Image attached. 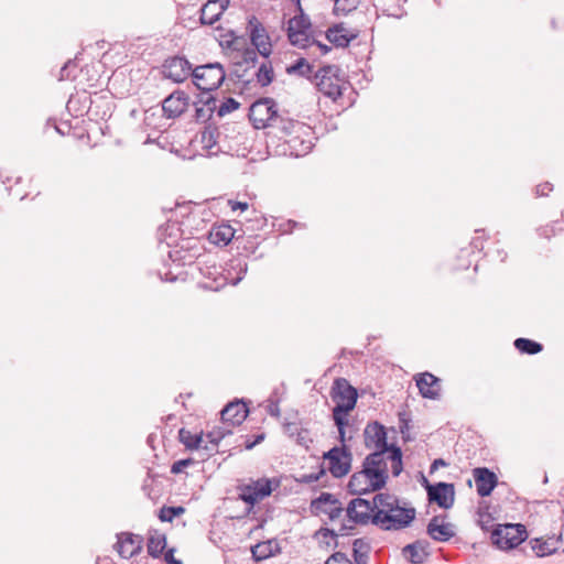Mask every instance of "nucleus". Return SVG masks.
<instances>
[{
	"label": "nucleus",
	"mask_w": 564,
	"mask_h": 564,
	"mask_svg": "<svg viewBox=\"0 0 564 564\" xmlns=\"http://www.w3.org/2000/svg\"><path fill=\"white\" fill-rule=\"evenodd\" d=\"M293 441L304 447L305 449L310 448V445L313 443V438L311 436V432L306 427H302V430L295 435Z\"/></svg>",
	"instance_id": "nucleus-41"
},
{
	"label": "nucleus",
	"mask_w": 564,
	"mask_h": 564,
	"mask_svg": "<svg viewBox=\"0 0 564 564\" xmlns=\"http://www.w3.org/2000/svg\"><path fill=\"white\" fill-rule=\"evenodd\" d=\"M311 45H316L321 50V53L323 55L327 54L330 51L329 46H327L326 44H323V43H321V42H318L316 40H315L314 43H311Z\"/></svg>",
	"instance_id": "nucleus-54"
},
{
	"label": "nucleus",
	"mask_w": 564,
	"mask_h": 564,
	"mask_svg": "<svg viewBox=\"0 0 564 564\" xmlns=\"http://www.w3.org/2000/svg\"><path fill=\"white\" fill-rule=\"evenodd\" d=\"M165 561L169 564H183L181 560H177V558L174 557V551L173 550H169L165 553Z\"/></svg>",
	"instance_id": "nucleus-52"
},
{
	"label": "nucleus",
	"mask_w": 564,
	"mask_h": 564,
	"mask_svg": "<svg viewBox=\"0 0 564 564\" xmlns=\"http://www.w3.org/2000/svg\"><path fill=\"white\" fill-rule=\"evenodd\" d=\"M494 519L487 512H479L478 524L484 531H489L494 528Z\"/></svg>",
	"instance_id": "nucleus-45"
},
{
	"label": "nucleus",
	"mask_w": 564,
	"mask_h": 564,
	"mask_svg": "<svg viewBox=\"0 0 564 564\" xmlns=\"http://www.w3.org/2000/svg\"><path fill=\"white\" fill-rule=\"evenodd\" d=\"M376 505L375 498L372 501L364 498L352 499L346 508L347 522L340 525V534H348V531L354 529L352 524L372 523L373 513L377 511Z\"/></svg>",
	"instance_id": "nucleus-4"
},
{
	"label": "nucleus",
	"mask_w": 564,
	"mask_h": 564,
	"mask_svg": "<svg viewBox=\"0 0 564 564\" xmlns=\"http://www.w3.org/2000/svg\"><path fill=\"white\" fill-rule=\"evenodd\" d=\"M531 549L535 553L536 556L543 557L549 556L557 552V540L549 539H532L530 541Z\"/></svg>",
	"instance_id": "nucleus-29"
},
{
	"label": "nucleus",
	"mask_w": 564,
	"mask_h": 564,
	"mask_svg": "<svg viewBox=\"0 0 564 564\" xmlns=\"http://www.w3.org/2000/svg\"><path fill=\"white\" fill-rule=\"evenodd\" d=\"M221 421L232 426L240 425L248 415V408L245 402L236 401L227 404L221 411Z\"/></svg>",
	"instance_id": "nucleus-23"
},
{
	"label": "nucleus",
	"mask_w": 564,
	"mask_h": 564,
	"mask_svg": "<svg viewBox=\"0 0 564 564\" xmlns=\"http://www.w3.org/2000/svg\"><path fill=\"white\" fill-rule=\"evenodd\" d=\"M527 538V529L520 523L498 524L491 531V542L500 550L514 549L525 541Z\"/></svg>",
	"instance_id": "nucleus-8"
},
{
	"label": "nucleus",
	"mask_w": 564,
	"mask_h": 564,
	"mask_svg": "<svg viewBox=\"0 0 564 564\" xmlns=\"http://www.w3.org/2000/svg\"><path fill=\"white\" fill-rule=\"evenodd\" d=\"M257 82L261 87L269 86L274 78L273 67L270 63H262L254 73Z\"/></svg>",
	"instance_id": "nucleus-34"
},
{
	"label": "nucleus",
	"mask_w": 564,
	"mask_h": 564,
	"mask_svg": "<svg viewBox=\"0 0 564 564\" xmlns=\"http://www.w3.org/2000/svg\"><path fill=\"white\" fill-rule=\"evenodd\" d=\"M333 419H334L335 425L337 426V430H338V440L343 446V445H345V442H346L345 427L348 424V419H347V416H344V415H333Z\"/></svg>",
	"instance_id": "nucleus-40"
},
{
	"label": "nucleus",
	"mask_w": 564,
	"mask_h": 564,
	"mask_svg": "<svg viewBox=\"0 0 564 564\" xmlns=\"http://www.w3.org/2000/svg\"><path fill=\"white\" fill-rule=\"evenodd\" d=\"M202 142L205 149L212 150L216 144L213 131H205L202 135Z\"/></svg>",
	"instance_id": "nucleus-48"
},
{
	"label": "nucleus",
	"mask_w": 564,
	"mask_h": 564,
	"mask_svg": "<svg viewBox=\"0 0 564 564\" xmlns=\"http://www.w3.org/2000/svg\"><path fill=\"white\" fill-rule=\"evenodd\" d=\"M427 496L431 502L437 503L441 508L448 509L454 503V485L438 482L427 488Z\"/></svg>",
	"instance_id": "nucleus-18"
},
{
	"label": "nucleus",
	"mask_w": 564,
	"mask_h": 564,
	"mask_svg": "<svg viewBox=\"0 0 564 564\" xmlns=\"http://www.w3.org/2000/svg\"><path fill=\"white\" fill-rule=\"evenodd\" d=\"M162 67L164 77L175 83L184 82L193 72L191 63L185 57L181 56H173L165 59Z\"/></svg>",
	"instance_id": "nucleus-15"
},
{
	"label": "nucleus",
	"mask_w": 564,
	"mask_h": 564,
	"mask_svg": "<svg viewBox=\"0 0 564 564\" xmlns=\"http://www.w3.org/2000/svg\"><path fill=\"white\" fill-rule=\"evenodd\" d=\"M264 438V434L257 435L252 441V444H245L246 449H252L257 444L261 443Z\"/></svg>",
	"instance_id": "nucleus-53"
},
{
	"label": "nucleus",
	"mask_w": 564,
	"mask_h": 564,
	"mask_svg": "<svg viewBox=\"0 0 564 564\" xmlns=\"http://www.w3.org/2000/svg\"><path fill=\"white\" fill-rule=\"evenodd\" d=\"M416 387L423 398L435 400L440 397L441 380L430 372L421 373L416 378Z\"/></svg>",
	"instance_id": "nucleus-22"
},
{
	"label": "nucleus",
	"mask_w": 564,
	"mask_h": 564,
	"mask_svg": "<svg viewBox=\"0 0 564 564\" xmlns=\"http://www.w3.org/2000/svg\"><path fill=\"white\" fill-rule=\"evenodd\" d=\"M563 552H564V549H563Z\"/></svg>",
	"instance_id": "nucleus-59"
},
{
	"label": "nucleus",
	"mask_w": 564,
	"mask_h": 564,
	"mask_svg": "<svg viewBox=\"0 0 564 564\" xmlns=\"http://www.w3.org/2000/svg\"><path fill=\"white\" fill-rule=\"evenodd\" d=\"M360 0H335L334 13L339 15H347L358 8Z\"/></svg>",
	"instance_id": "nucleus-36"
},
{
	"label": "nucleus",
	"mask_w": 564,
	"mask_h": 564,
	"mask_svg": "<svg viewBox=\"0 0 564 564\" xmlns=\"http://www.w3.org/2000/svg\"><path fill=\"white\" fill-rule=\"evenodd\" d=\"M118 541L115 549L122 558H131L142 550V538L132 533L122 532L117 534Z\"/></svg>",
	"instance_id": "nucleus-17"
},
{
	"label": "nucleus",
	"mask_w": 564,
	"mask_h": 564,
	"mask_svg": "<svg viewBox=\"0 0 564 564\" xmlns=\"http://www.w3.org/2000/svg\"><path fill=\"white\" fill-rule=\"evenodd\" d=\"M384 451L368 454L361 465V470L351 475L348 489L354 495H364L382 489L389 479L390 459Z\"/></svg>",
	"instance_id": "nucleus-1"
},
{
	"label": "nucleus",
	"mask_w": 564,
	"mask_h": 564,
	"mask_svg": "<svg viewBox=\"0 0 564 564\" xmlns=\"http://www.w3.org/2000/svg\"><path fill=\"white\" fill-rule=\"evenodd\" d=\"M229 206L231 207V210H237V209H240V210H247L249 205L248 203L246 202H237V200H229L228 202Z\"/></svg>",
	"instance_id": "nucleus-51"
},
{
	"label": "nucleus",
	"mask_w": 564,
	"mask_h": 564,
	"mask_svg": "<svg viewBox=\"0 0 564 564\" xmlns=\"http://www.w3.org/2000/svg\"><path fill=\"white\" fill-rule=\"evenodd\" d=\"M427 534L435 541L446 542L455 535L453 524L440 523L438 517H433L426 528Z\"/></svg>",
	"instance_id": "nucleus-24"
},
{
	"label": "nucleus",
	"mask_w": 564,
	"mask_h": 564,
	"mask_svg": "<svg viewBox=\"0 0 564 564\" xmlns=\"http://www.w3.org/2000/svg\"><path fill=\"white\" fill-rule=\"evenodd\" d=\"M553 191V185L549 182L541 183L535 187L536 197H545Z\"/></svg>",
	"instance_id": "nucleus-47"
},
{
	"label": "nucleus",
	"mask_w": 564,
	"mask_h": 564,
	"mask_svg": "<svg viewBox=\"0 0 564 564\" xmlns=\"http://www.w3.org/2000/svg\"><path fill=\"white\" fill-rule=\"evenodd\" d=\"M278 118L276 105L271 98L259 99L249 108V119L257 129L273 126Z\"/></svg>",
	"instance_id": "nucleus-10"
},
{
	"label": "nucleus",
	"mask_w": 564,
	"mask_h": 564,
	"mask_svg": "<svg viewBox=\"0 0 564 564\" xmlns=\"http://www.w3.org/2000/svg\"><path fill=\"white\" fill-rule=\"evenodd\" d=\"M235 237V229L228 224L214 225L208 234V239L217 246H227Z\"/></svg>",
	"instance_id": "nucleus-25"
},
{
	"label": "nucleus",
	"mask_w": 564,
	"mask_h": 564,
	"mask_svg": "<svg viewBox=\"0 0 564 564\" xmlns=\"http://www.w3.org/2000/svg\"><path fill=\"white\" fill-rule=\"evenodd\" d=\"M199 102L203 104L202 107H196V119L199 121H207L214 110L216 109L217 100L212 95L202 96Z\"/></svg>",
	"instance_id": "nucleus-31"
},
{
	"label": "nucleus",
	"mask_w": 564,
	"mask_h": 564,
	"mask_svg": "<svg viewBox=\"0 0 564 564\" xmlns=\"http://www.w3.org/2000/svg\"><path fill=\"white\" fill-rule=\"evenodd\" d=\"M364 444L366 448L384 451L390 459L391 473L398 477L403 470L402 451L399 446L388 443L387 430L378 421L369 422L364 430Z\"/></svg>",
	"instance_id": "nucleus-3"
},
{
	"label": "nucleus",
	"mask_w": 564,
	"mask_h": 564,
	"mask_svg": "<svg viewBox=\"0 0 564 564\" xmlns=\"http://www.w3.org/2000/svg\"><path fill=\"white\" fill-rule=\"evenodd\" d=\"M230 0H208L200 9V23L213 25L223 15Z\"/></svg>",
	"instance_id": "nucleus-21"
},
{
	"label": "nucleus",
	"mask_w": 564,
	"mask_h": 564,
	"mask_svg": "<svg viewBox=\"0 0 564 564\" xmlns=\"http://www.w3.org/2000/svg\"><path fill=\"white\" fill-rule=\"evenodd\" d=\"M324 475H325V469L321 468V470L318 473H312L308 475H304L303 481L307 482V484L315 482V481L319 480V478Z\"/></svg>",
	"instance_id": "nucleus-50"
},
{
	"label": "nucleus",
	"mask_w": 564,
	"mask_h": 564,
	"mask_svg": "<svg viewBox=\"0 0 564 564\" xmlns=\"http://www.w3.org/2000/svg\"><path fill=\"white\" fill-rule=\"evenodd\" d=\"M323 458L328 462V470L336 478L346 476L350 470L352 454L346 445L334 446L324 453Z\"/></svg>",
	"instance_id": "nucleus-11"
},
{
	"label": "nucleus",
	"mask_w": 564,
	"mask_h": 564,
	"mask_svg": "<svg viewBox=\"0 0 564 564\" xmlns=\"http://www.w3.org/2000/svg\"><path fill=\"white\" fill-rule=\"evenodd\" d=\"M258 61V53L254 52V51H247V52H243L242 54V62L245 64H251L252 66H254V64L257 63Z\"/></svg>",
	"instance_id": "nucleus-49"
},
{
	"label": "nucleus",
	"mask_w": 564,
	"mask_h": 564,
	"mask_svg": "<svg viewBox=\"0 0 564 564\" xmlns=\"http://www.w3.org/2000/svg\"><path fill=\"white\" fill-rule=\"evenodd\" d=\"M330 395L336 405L333 409V415L347 416L355 408L358 393L357 390L345 378L335 379Z\"/></svg>",
	"instance_id": "nucleus-6"
},
{
	"label": "nucleus",
	"mask_w": 564,
	"mask_h": 564,
	"mask_svg": "<svg viewBox=\"0 0 564 564\" xmlns=\"http://www.w3.org/2000/svg\"><path fill=\"white\" fill-rule=\"evenodd\" d=\"M247 29L250 34L251 44L257 48L258 53L263 57H269L272 53V44L263 24L257 17L252 15L248 20Z\"/></svg>",
	"instance_id": "nucleus-13"
},
{
	"label": "nucleus",
	"mask_w": 564,
	"mask_h": 564,
	"mask_svg": "<svg viewBox=\"0 0 564 564\" xmlns=\"http://www.w3.org/2000/svg\"><path fill=\"white\" fill-rule=\"evenodd\" d=\"M231 431L230 430H217V431H212L209 432L206 437L208 438L209 443L212 444V447H209V451H207V456L210 455V452L215 451L218 443L220 442L221 438H224L227 434H230Z\"/></svg>",
	"instance_id": "nucleus-38"
},
{
	"label": "nucleus",
	"mask_w": 564,
	"mask_h": 564,
	"mask_svg": "<svg viewBox=\"0 0 564 564\" xmlns=\"http://www.w3.org/2000/svg\"><path fill=\"white\" fill-rule=\"evenodd\" d=\"M279 551V545L273 540L260 542L251 547L252 557L256 562H260L274 556Z\"/></svg>",
	"instance_id": "nucleus-27"
},
{
	"label": "nucleus",
	"mask_w": 564,
	"mask_h": 564,
	"mask_svg": "<svg viewBox=\"0 0 564 564\" xmlns=\"http://www.w3.org/2000/svg\"><path fill=\"white\" fill-rule=\"evenodd\" d=\"M514 347L522 354L535 355L542 351L543 346L529 338H517L514 340Z\"/></svg>",
	"instance_id": "nucleus-33"
},
{
	"label": "nucleus",
	"mask_w": 564,
	"mask_h": 564,
	"mask_svg": "<svg viewBox=\"0 0 564 564\" xmlns=\"http://www.w3.org/2000/svg\"><path fill=\"white\" fill-rule=\"evenodd\" d=\"M194 464V459L192 458H185L180 459L173 463L171 466V473L172 474H180L184 470V468L192 466Z\"/></svg>",
	"instance_id": "nucleus-44"
},
{
	"label": "nucleus",
	"mask_w": 564,
	"mask_h": 564,
	"mask_svg": "<svg viewBox=\"0 0 564 564\" xmlns=\"http://www.w3.org/2000/svg\"><path fill=\"white\" fill-rule=\"evenodd\" d=\"M371 546L365 539H356L352 542V553L356 564H367Z\"/></svg>",
	"instance_id": "nucleus-32"
},
{
	"label": "nucleus",
	"mask_w": 564,
	"mask_h": 564,
	"mask_svg": "<svg viewBox=\"0 0 564 564\" xmlns=\"http://www.w3.org/2000/svg\"><path fill=\"white\" fill-rule=\"evenodd\" d=\"M302 427L303 425L300 422H285L283 424L284 433L292 440L302 430Z\"/></svg>",
	"instance_id": "nucleus-43"
},
{
	"label": "nucleus",
	"mask_w": 564,
	"mask_h": 564,
	"mask_svg": "<svg viewBox=\"0 0 564 564\" xmlns=\"http://www.w3.org/2000/svg\"><path fill=\"white\" fill-rule=\"evenodd\" d=\"M286 32L290 43L300 48H306L315 42L311 19L304 13L303 8H300V12L289 20Z\"/></svg>",
	"instance_id": "nucleus-5"
},
{
	"label": "nucleus",
	"mask_w": 564,
	"mask_h": 564,
	"mask_svg": "<svg viewBox=\"0 0 564 564\" xmlns=\"http://www.w3.org/2000/svg\"><path fill=\"white\" fill-rule=\"evenodd\" d=\"M377 511L372 517V524L384 531H398L408 528L415 519V509L402 507L399 499L390 494L375 496Z\"/></svg>",
	"instance_id": "nucleus-2"
},
{
	"label": "nucleus",
	"mask_w": 564,
	"mask_h": 564,
	"mask_svg": "<svg viewBox=\"0 0 564 564\" xmlns=\"http://www.w3.org/2000/svg\"><path fill=\"white\" fill-rule=\"evenodd\" d=\"M473 477L476 491L480 497H488L498 485L497 475L487 467L474 468Z\"/></svg>",
	"instance_id": "nucleus-16"
},
{
	"label": "nucleus",
	"mask_w": 564,
	"mask_h": 564,
	"mask_svg": "<svg viewBox=\"0 0 564 564\" xmlns=\"http://www.w3.org/2000/svg\"><path fill=\"white\" fill-rule=\"evenodd\" d=\"M238 72H239V69L237 68V69L235 70V74H236V76H237L238 80H239V82H242V83H243V84H246V85H247V84H249V83H250V80H249V79H245V76H246V74H245V73H246V69L243 70V73H242V74H239Z\"/></svg>",
	"instance_id": "nucleus-56"
},
{
	"label": "nucleus",
	"mask_w": 564,
	"mask_h": 564,
	"mask_svg": "<svg viewBox=\"0 0 564 564\" xmlns=\"http://www.w3.org/2000/svg\"><path fill=\"white\" fill-rule=\"evenodd\" d=\"M195 86L204 91L203 96L217 89L226 77L225 69L219 63H210L197 66L192 72Z\"/></svg>",
	"instance_id": "nucleus-7"
},
{
	"label": "nucleus",
	"mask_w": 564,
	"mask_h": 564,
	"mask_svg": "<svg viewBox=\"0 0 564 564\" xmlns=\"http://www.w3.org/2000/svg\"><path fill=\"white\" fill-rule=\"evenodd\" d=\"M67 68V65H65L61 70V79H64V72Z\"/></svg>",
	"instance_id": "nucleus-58"
},
{
	"label": "nucleus",
	"mask_w": 564,
	"mask_h": 564,
	"mask_svg": "<svg viewBox=\"0 0 564 564\" xmlns=\"http://www.w3.org/2000/svg\"><path fill=\"white\" fill-rule=\"evenodd\" d=\"M185 512L184 507H162L160 510L159 518L163 522H171L175 517H178Z\"/></svg>",
	"instance_id": "nucleus-37"
},
{
	"label": "nucleus",
	"mask_w": 564,
	"mask_h": 564,
	"mask_svg": "<svg viewBox=\"0 0 564 564\" xmlns=\"http://www.w3.org/2000/svg\"><path fill=\"white\" fill-rule=\"evenodd\" d=\"M188 106V96L181 90L174 91L162 102V109L167 118L180 117Z\"/></svg>",
	"instance_id": "nucleus-19"
},
{
	"label": "nucleus",
	"mask_w": 564,
	"mask_h": 564,
	"mask_svg": "<svg viewBox=\"0 0 564 564\" xmlns=\"http://www.w3.org/2000/svg\"><path fill=\"white\" fill-rule=\"evenodd\" d=\"M326 564H352V562L345 553L336 552L326 560Z\"/></svg>",
	"instance_id": "nucleus-46"
},
{
	"label": "nucleus",
	"mask_w": 564,
	"mask_h": 564,
	"mask_svg": "<svg viewBox=\"0 0 564 564\" xmlns=\"http://www.w3.org/2000/svg\"><path fill=\"white\" fill-rule=\"evenodd\" d=\"M357 35L355 30L348 29L343 22L334 24L326 31V39L337 47H347Z\"/></svg>",
	"instance_id": "nucleus-20"
},
{
	"label": "nucleus",
	"mask_w": 564,
	"mask_h": 564,
	"mask_svg": "<svg viewBox=\"0 0 564 564\" xmlns=\"http://www.w3.org/2000/svg\"><path fill=\"white\" fill-rule=\"evenodd\" d=\"M166 546V536L164 533L159 532L158 530H153L150 532V536L148 539V553L152 557H159Z\"/></svg>",
	"instance_id": "nucleus-30"
},
{
	"label": "nucleus",
	"mask_w": 564,
	"mask_h": 564,
	"mask_svg": "<svg viewBox=\"0 0 564 564\" xmlns=\"http://www.w3.org/2000/svg\"><path fill=\"white\" fill-rule=\"evenodd\" d=\"M239 106L240 104L236 99L229 97L225 101H223L221 105L218 107L217 115L218 117H224L230 113L231 111L238 109Z\"/></svg>",
	"instance_id": "nucleus-39"
},
{
	"label": "nucleus",
	"mask_w": 564,
	"mask_h": 564,
	"mask_svg": "<svg viewBox=\"0 0 564 564\" xmlns=\"http://www.w3.org/2000/svg\"><path fill=\"white\" fill-rule=\"evenodd\" d=\"M403 555L412 564H422L425 562L429 553L425 551L421 541H415L402 549Z\"/></svg>",
	"instance_id": "nucleus-28"
},
{
	"label": "nucleus",
	"mask_w": 564,
	"mask_h": 564,
	"mask_svg": "<svg viewBox=\"0 0 564 564\" xmlns=\"http://www.w3.org/2000/svg\"><path fill=\"white\" fill-rule=\"evenodd\" d=\"M288 74H296L301 77L311 78L313 67L305 58H299L293 65L286 68Z\"/></svg>",
	"instance_id": "nucleus-35"
},
{
	"label": "nucleus",
	"mask_w": 564,
	"mask_h": 564,
	"mask_svg": "<svg viewBox=\"0 0 564 564\" xmlns=\"http://www.w3.org/2000/svg\"><path fill=\"white\" fill-rule=\"evenodd\" d=\"M178 440L187 449L209 451V446L203 438V434H193L191 431L182 427L178 431Z\"/></svg>",
	"instance_id": "nucleus-26"
},
{
	"label": "nucleus",
	"mask_w": 564,
	"mask_h": 564,
	"mask_svg": "<svg viewBox=\"0 0 564 564\" xmlns=\"http://www.w3.org/2000/svg\"><path fill=\"white\" fill-rule=\"evenodd\" d=\"M440 466H447V463L442 458L435 459L431 465V471L437 469Z\"/></svg>",
	"instance_id": "nucleus-55"
},
{
	"label": "nucleus",
	"mask_w": 564,
	"mask_h": 564,
	"mask_svg": "<svg viewBox=\"0 0 564 564\" xmlns=\"http://www.w3.org/2000/svg\"><path fill=\"white\" fill-rule=\"evenodd\" d=\"M338 70L336 66H325L318 69L313 76L318 91L334 101L341 96L346 84L338 77Z\"/></svg>",
	"instance_id": "nucleus-9"
},
{
	"label": "nucleus",
	"mask_w": 564,
	"mask_h": 564,
	"mask_svg": "<svg viewBox=\"0 0 564 564\" xmlns=\"http://www.w3.org/2000/svg\"><path fill=\"white\" fill-rule=\"evenodd\" d=\"M291 1L296 4L297 12H300V8H302L301 0H291Z\"/></svg>",
	"instance_id": "nucleus-57"
},
{
	"label": "nucleus",
	"mask_w": 564,
	"mask_h": 564,
	"mask_svg": "<svg viewBox=\"0 0 564 564\" xmlns=\"http://www.w3.org/2000/svg\"><path fill=\"white\" fill-rule=\"evenodd\" d=\"M339 533H336L334 530L328 528H321L315 532V538L321 542H325L326 545H329L328 539L334 540L338 536Z\"/></svg>",
	"instance_id": "nucleus-42"
},
{
	"label": "nucleus",
	"mask_w": 564,
	"mask_h": 564,
	"mask_svg": "<svg viewBox=\"0 0 564 564\" xmlns=\"http://www.w3.org/2000/svg\"><path fill=\"white\" fill-rule=\"evenodd\" d=\"M311 512L315 516L325 514L329 521L339 519L344 512L341 502L330 492H322L310 505Z\"/></svg>",
	"instance_id": "nucleus-12"
},
{
	"label": "nucleus",
	"mask_w": 564,
	"mask_h": 564,
	"mask_svg": "<svg viewBox=\"0 0 564 564\" xmlns=\"http://www.w3.org/2000/svg\"><path fill=\"white\" fill-rule=\"evenodd\" d=\"M272 484L269 479H258L240 488L239 498L250 506H254L260 500L270 496Z\"/></svg>",
	"instance_id": "nucleus-14"
}]
</instances>
